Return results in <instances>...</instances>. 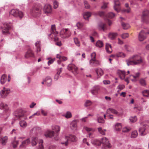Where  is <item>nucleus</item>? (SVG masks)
<instances>
[{
	"label": "nucleus",
	"instance_id": "1",
	"mask_svg": "<svg viewBox=\"0 0 149 149\" xmlns=\"http://www.w3.org/2000/svg\"><path fill=\"white\" fill-rule=\"evenodd\" d=\"M42 9V7L40 5H36L31 9L30 12L35 15H39L41 13Z\"/></svg>",
	"mask_w": 149,
	"mask_h": 149
},
{
	"label": "nucleus",
	"instance_id": "2",
	"mask_svg": "<svg viewBox=\"0 0 149 149\" xmlns=\"http://www.w3.org/2000/svg\"><path fill=\"white\" fill-rule=\"evenodd\" d=\"M60 36L63 38H66L70 37L71 32L68 29H63L60 31Z\"/></svg>",
	"mask_w": 149,
	"mask_h": 149
},
{
	"label": "nucleus",
	"instance_id": "3",
	"mask_svg": "<svg viewBox=\"0 0 149 149\" xmlns=\"http://www.w3.org/2000/svg\"><path fill=\"white\" fill-rule=\"evenodd\" d=\"M15 116L16 119H26V118L24 112L21 109L17 110L15 112Z\"/></svg>",
	"mask_w": 149,
	"mask_h": 149
},
{
	"label": "nucleus",
	"instance_id": "4",
	"mask_svg": "<svg viewBox=\"0 0 149 149\" xmlns=\"http://www.w3.org/2000/svg\"><path fill=\"white\" fill-rule=\"evenodd\" d=\"M10 14L15 17L21 18L23 16L22 12L17 9H12L10 12Z\"/></svg>",
	"mask_w": 149,
	"mask_h": 149
},
{
	"label": "nucleus",
	"instance_id": "5",
	"mask_svg": "<svg viewBox=\"0 0 149 149\" xmlns=\"http://www.w3.org/2000/svg\"><path fill=\"white\" fill-rule=\"evenodd\" d=\"M130 59L134 61L135 64L136 65L141 63L143 62V60L141 56L138 54H135L130 57Z\"/></svg>",
	"mask_w": 149,
	"mask_h": 149
},
{
	"label": "nucleus",
	"instance_id": "6",
	"mask_svg": "<svg viewBox=\"0 0 149 149\" xmlns=\"http://www.w3.org/2000/svg\"><path fill=\"white\" fill-rule=\"evenodd\" d=\"M65 139H66V141L65 142H62V144H64L65 146L68 145V141H77V138L75 136L73 135H70L68 136H66Z\"/></svg>",
	"mask_w": 149,
	"mask_h": 149
},
{
	"label": "nucleus",
	"instance_id": "7",
	"mask_svg": "<svg viewBox=\"0 0 149 149\" xmlns=\"http://www.w3.org/2000/svg\"><path fill=\"white\" fill-rule=\"evenodd\" d=\"M51 35L53 34L54 35V40L55 41H57L59 40V38L57 37L56 35L58 33V32L56 31V29L55 25H52L51 26Z\"/></svg>",
	"mask_w": 149,
	"mask_h": 149
},
{
	"label": "nucleus",
	"instance_id": "8",
	"mask_svg": "<svg viewBox=\"0 0 149 149\" xmlns=\"http://www.w3.org/2000/svg\"><path fill=\"white\" fill-rule=\"evenodd\" d=\"M68 69L76 75L78 73L77 68L73 64H69L68 67Z\"/></svg>",
	"mask_w": 149,
	"mask_h": 149
},
{
	"label": "nucleus",
	"instance_id": "9",
	"mask_svg": "<svg viewBox=\"0 0 149 149\" xmlns=\"http://www.w3.org/2000/svg\"><path fill=\"white\" fill-rule=\"evenodd\" d=\"M2 29L3 33V34H6L9 33V31L10 29V26L8 23H5L3 24Z\"/></svg>",
	"mask_w": 149,
	"mask_h": 149
},
{
	"label": "nucleus",
	"instance_id": "10",
	"mask_svg": "<svg viewBox=\"0 0 149 149\" xmlns=\"http://www.w3.org/2000/svg\"><path fill=\"white\" fill-rule=\"evenodd\" d=\"M149 34V32H146L142 30L139 33V39L140 41H142L145 40L146 38L147 34Z\"/></svg>",
	"mask_w": 149,
	"mask_h": 149
},
{
	"label": "nucleus",
	"instance_id": "11",
	"mask_svg": "<svg viewBox=\"0 0 149 149\" xmlns=\"http://www.w3.org/2000/svg\"><path fill=\"white\" fill-rule=\"evenodd\" d=\"M101 143H102L103 147L104 148H110L111 147L110 144L109 142L108 139L105 137H104L102 139Z\"/></svg>",
	"mask_w": 149,
	"mask_h": 149
},
{
	"label": "nucleus",
	"instance_id": "12",
	"mask_svg": "<svg viewBox=\"0 0 149 149\" xmlns=\"http://www.w3.org/2000/svg\"><path fill=\"white\" fill-rule=\"evenodd\" d=\"M10 92L9 89L3 88V89L1 91L0 94L1 97H7Z\"/></svg>",
	"mask_w": 149,
	"mask_h": 149
},
{
	"label": "nucleus",
	"instance_id": "13",
	"mask_svg": "<svg viewBox=\"0 0 149 149\" xmlns=\"http://www.w3.org/2000/svg\"><path fill=\"white\" fill-rule=\"evenodd\" d=\"M148 13L149 12L147 10H144L143 12L142 16V20L143 22L146 23L148 22Z\"/></svg>",
	"mask_w": 149,
	"mask_h": 149
},
{
	"label": "nucleus",
	"instance_id": "14",
	"mask_svg": "<svg viewBox=\"0 0 149 149\" xmlns=\"http://www.w3.org/2000/svg\"><path fill=\"white\" fill-rule=\"evenodd\" d=\"M107 114H110L111 113L118 116H121L122 115L121 113H119L116 110L111 108H109L107 110Z\"/></svg>",
	"mask_w": 149,
	"mask_h": 149
},
{
	"label": "nucleus",
	"instance_id": "15",
	"mask_svg": "<svg viewBox=\"0 0 149 149\" xmlns=\"http://www.w3.org/2000/svg\"><path fill=\"white\" fill-rule=\"evenodd\" d=\"M30 139L29 138H28L22 141L21 144L19 146V147L21 148H25L30 143Z\"/></svg>",
	"mask_w": 149,
	"mask_h": 149
},
{
	"label": "nucleus",
	"instance_id": "16",
	"mask_svg": "<svg viewBox=\"0 0 149 149\" xmlns=\"http://www.w3.org/2000/svg\"><path fill=\"white\" fill-rule=\"evenodd\" d=\"M52 11V8L50 5H46L45 6L44 8V11L45 14H49L51 13Z\"/></svg>",
	"mask_w": 149,
	"mask_h": 149
},
{
	"label": "nucleus",
	"instance_id": "17",
	"mask_svg": "<svg viewBox=\"0 0 149 149\" xmlns=\"http://www.w3.org/2000/svg\"><path fill=\"white\" fill-rule=\"evenodd\" d=\"M34 56L33 52L31 49H29L26 53L24 56L26 58H28L29 57H33Z\"/></svg>",
	"mask_w": 149,
	"mask_h": 149
},
{
	"label": "nucleus",
	"instance_id": "18",
	"mask_svg": "<svg viewBox=\"0 0 149 149\" xmlns=\"http://www.w3.org/2000/svg\"><path fill=\"white\" fill-rule=\"evenodd\" d=\"M98 28L99 30L104 31L107 29V25L105 23L100 22L98 25Z\"/></svg>",
	"mask_w": 149,
	"mask_h": 149
},
{
	"label": "nucleus",
	"instance_id": "19",
	"mask_svg": "<svg viewBox=\"0 0 149 149\" xmlns=\"http://www.w3.org/2000/svg\"><path fill=\"white\" fill-rule=\"evenodd\" d=\"M114 10L117 12H118L120 10V4L118 0L114 1Z\"/></svg>",
	"mask_w": 149,
	"mask_h": 149
},
{
	"label": "nucleus",
	"instance_id": "20",
	"mask_svg": "<svg viewBox=\"0 0 149 149\" xmlns=\"http://www.w3.org/2000/svg\"><path fill=\"white\" fill-rule=\"evenodd\" d=\"M97 74V79L100 78L104 74L103 70L100 68H98L95 70Z\"/></svg>",
	"mask_w": 149,
	"mask_h": 149
},
{
	"label": "nucleus",
	"instance_id": "21",
	"mask_svg": "<svg viewBox=\"0 0 149 149\" xmlns=\"http://www.w3.org/2000/svg\"><path fill=\"white\" fill-rule=\"evenodd\" d=\"M56 57L59 58L58 60L57 61V62L59 64H60L61 61H65L67 59L66 57L62 56L59 54H57L56 55Z\"/></svg>",
	"mask_w": 149,
	"mask_h": 149
},
{
	"label": "nucleus",
	"instance_id": "22",
	"mask_svg": "<svg viewBox=\"0 0 149 149\" xmlns=\"http://www.w3.org/2000/svg\"><path fill=\"white\" fill-rule=\"evenodd\" d=\"M100 90L99 86H97L93 87L91 90V93L94 95H97L98 94V91Z\"/></svg>",
	"mask_w": 149,
	"mask_h": 149
},
{
	"label": "nucleus",
	"instance_id": "23",
	"mask_svg": "<svg viewBox=\"0 0 149 149\" xmlns=\"http://www.w3.org/2000/svg\"><path fill=\"white\" fill-rule=\"evenodd\" d=\"M90 64L92 65L96 66L100 65L99 62L96 59H91L90 61Z\"/></svg>",
	"mask_w": 149,
	"mask_h": 149
},
{
	"label": "nucleus",
	"instance_id": "24",
	"mask_svg": "<svg viewBox=\"0 0 149 149\" xmlns=\"http://www.w3.org/2000/svg\"><path fill=\"white\" fill-rule=\"evenodd\" d=\"M77 122L76 120L72 121L70 124V127L73 130H75L77 127Z\"/></svg>",
	"mask_w": 149,
	"mask_h": 149
},
{
	"label": "nucleus",
	"instance_id": "25",
	"mask_svg": "<svg viewBox=\"0 0 149 149\" xmlns=\"http://www.w3.org/2000/svg\"><path fill=\"white\" fill-rule=\"evenodd\" d=\"M54 131H47L45 133V136L46 137H52L54 134Z\"/></svg>",
	"mask_w": 149,
	"mask_h": 149
},
{
	"label": "nucleus",
	"instance_id": "26",
	"mask_svg": "<svg viewBox=\"0 0 149 149\" xmlns=\"http://www.w3.org/2000/svg\"><path fill=\"white\" fill-rule=\"evenodd\" d=\"M0 108L5 110L6 112L8 110L7 105L3 102L1 103L0 104Z\"/></svg>",
	"mask_w": 149,
	"mask_h": 149
},
{
	"label": "nucleus",
	"instance_id": "27",
	"mask_svg": "<svg viewBox=\"0 0 149 149\" xmlns=\"http://www.w3.org/2000/svg\"><path fill=\"white\" fill-rule=\"evenodd\" d=\"M105 48L106 51L108 53L110 54L112 52V50L111 46L108 43L106 44Z\"/></svg>",
	"mask_w": 149,
	"mask_h": 149
},
{
	"label": "nucleus",
	"instance_id": "28",
	"mask_svg": "<svg viewBox=\"0 0 149 149\" xmlns=\"http://www.w3.org/2000/svg\"><path fill=\"white\" fill-rule=\"evenodd\" d=\"M52 79L50 77H47L45 79V83L48 86H50L51 84Z\"/></svg>",
	"mask_w": 149,
	"mask_h": 149
},
{
	"label": "nucleus",
	"instance_id": "29",
	"mask_svg": "<svg viewBox=\"0 0 149 149\" xmlns=\"http://www.w3.org/2000/svg\"><path fill=\"white\" fill-rule=\"evenodd\" d=\"M7 140V137L5 136L0 139V142L3 145H5L6 144Z\"/></svg>",
	"mask_w": 149,
	"mask_h": 149
},
{
	"label": "nucleus",
	"instance_id": "30",
	"mask_svg": "<svg viewBox=\"0 0 149 149\" xmlns=\"http://www.w3.org/2000/svg\"><path fill=\"white\" fill-rule=\"evenodd\" d=\"M7 80V77L5 74H3L1 77L0 79V82L1 84H4Z\"/></svg>",
	"mask_w": 149,
	"mask_h": 149
},
{
	"label": "nucleus",
	"instance_id": "31",
	"mask_svg": "<svg viewBox=\"0 0 149 149\" xmlns=\"http://www.w3.org/2000/svg\"><path fill=\"white\" fill-rule=\"evenodd\" d=\"M126 61L128 66L136 65V64H135V62L133 60L130 59H130L127 60Z\"/></svg>",
	"mask_w": 149,
	"mask_h": 149
},
{
	"label": "nucleus",
	"instance_id": "32",
	"mask_svg": "<svg viewBox=\"0 0 149 149\" xmlns=\"http://www.w3.org/2000/svg\"><path fill=\"white\" fill-rule=\"evenodd\" d=\"M122 128V126L121 123H117L115 125V129L116 131H120Z\"/></svg>",
	"mask_w": 149,
	"mask_h": 149
},
{
	"label": "nucleus",
	"instance_id": "33",
	"mask_svg": "<svg viewBox=\"0 0 149 149\" xmlns=\"http://www.w3.org/2000/svg\"><path fill=\"white\" fill-rule=\"evenodd\" d=\"M52 129L56 133H58L60 130V127L58 125H54L52 126Z\"/></svg>",
	"mask_w": 149,
	"mask_h": 149
},
{
	"label": "nucleus",
	"instance_id": "34",
	"mask_svg": "<svg viewBox=\"0 0 149 149\" xmlns=\"http://www.w3.org/2000/svg\"><path fill=\"white\" fill-rule=\"evenodd\" d=\"M38 141V139L36 137H33L31 139V143L32 146H35L37 143Z\"/></svg>",
	"mask_w": 149,
	"mask_h": 149
},
{
	"label": "nucleus",
	"instance_id": "35",
	"mask_svg": "<svg viewBox=\"0 0 149 149\" xmlns=\"http://www.w3.org/2000/svg\"><path fill=\"white\" fill-rule=\"evenodd\" d=\"M16 137H14V140L12 142V144L14 148H16L18 144V141L15 140Z\"/></svg>",
	"mask_w": 149,
	"mask_h": 149
},
{
	"label": "nucleus",
	"instance_id": "36",
	"mask_svg": "<svg viewBox=\"0 0 149 149\" xmlns=\"http://www.w3.org/2000/svg\"><path fill=\"white\" fill-rule=\"evenodd\" d=\"M120 78L122 79H124L125 76V72L124 71H120L119 72Z\"/></svg>",
	"mask_w": 149,
	"mask_h": 149
},
{
	"label": "nucleus",
	"instance_id": "37",
	"mask_svg": "<svg viewBox=\"0 0 149 149\" xmlns=\"http://www.w3.org/2000/svg\"><path fill=\"white\" fill-rule=\"evenodd\" d=\"M145 130L146 128L144 126L140 128L139 129V131L141 135L143 136L146 134V133L145 132Z\"/></svg>",
	"mask_w": 149,
	"mask_h": 149
},
{
	"label": "nucleus",
	"instance_id": "38",
	"mask_svg": "<svg viewBox=\"0 0 149 149\" xmlns=\"http://www.w3.org/2000/svg\"><path fill=\"white\" fill-rule=\"evenodd\" d=\"M40 41H37L35 43V46L37 47V53L40 52L41 50V49L40 48Z\"/></svg>",
	"mask_w": 149,
	"mask_h": 149
},
{
	"label": "nucleus",
	"instance_id": "39",
	"mask_svg": "<svg viewBox=\"0 0 149 149\" xmlns=\"http://www.w3.org/2000/svg\"><path fill=\"white\" fill-rule=\"evenodd\" d=\"M92 143L95 145L100 146L101 144V142L97 139H94L92 141Z\"/></svg>",
	"mask_w": 149,
	"mask_h": 149
},
{
	"label": "nucleus",
	"instance_id": "40",
	"mask_svg": "<svg viewBox=\"0 0 149 149\" xmlns=\"http://www.w3.org/2000/svg\"><path fill=\"white\" fill-rule=\"evenodd\" d=\"M91 15V13L89 12H86L84 13L83 17L84 18L86 19H87Z\"/></svg>",
	"mask_w": 149,
	"mask_h": 149
},
{
	"label": "nucleus",
	"instance_id": "41",
	"mask_svg": "<svg viewBox=\"0 0 149 149\" xmlns=\"http://www.w3.org/2000/svg\"><path fill=\"white\" fill-rule=\"evenodd\" d=\"M115 55L118 57L124 58L126 56L125 54L121 52L116 53Z\"/></svg>",
	"mask_w": 149,
	"mask_h": 149
},
{
	"label": "nucleus",
	"instance_id": "42",
	"mask_svg": "<svg viewBox=\"0 0 149 149\" xmlns=\"http://www.w3.org/2000/svg\"><path fill=\"white\" fill-rule=\"evenodd\" d=\"M117 35L116 33H110L109 35V37L111 39H114Z\"/></svg>",
	"mask_w": 149,
	"mask_h": 149
},
{
	"label": "nucleus",
	"instance_id": "43",
	"mask_svg": "<svg viewBox=\"0 0 149 149\" xmlns=\"http://www.w3.org/2000/svg\"><path fill=\"white\" fill-rule=\"evenodd\" d=\"M20 126L22 127H26L27 125V123L24 120H22L19 123Z\"/></svg>",
	"mask_w": 149,
	"mask_h": 149
},
{
	"label": "nucleus",
	"instance_id": "44",
	"mask_svg": "<svg viewBox=\"0 0 149 149\" xmlns=\"http://www.w3.org/2000/svg\"><path fill=\"white\" fill-rule=\"evenodd\" d=\"M139 75L140 73L138 72L136 74L135 76L131 75V77L132 76L134 78V79H131L132 81L135 82L137 81L136 78H138L139 77Z\"/></svg>",
	"mask_w": 149,
	"mask_h": 149
},
{
	"label": "nucleus",
	"instance_id": "45",
	"mask_svg": "<svg viewBox=\"0 0 149 149\" xmlns=\"http://www.w3.org/2000/svg\"><path fill=\"white\" fill-rule=\"evenodd\" d=\"M121 24L123 29H127L130 27V25L128 24L122 22Z\"/></svg>",
	"mask_w": 149,
	"mask_h": 149
},
{
	"label": "nucleus",
	"instance_id": "46",
	"mask_svg": "<svg viewBox=\"0 0 149 149\" xmlns=\"http://www.w3.org/2000/svg\"><path fill=\"white\" fill-rule=\"evenodd\" d=\"M43 142V141L42 139L39 140V147L38 149H44V147L42 143Z\"/></svg>",
	"mask_w": 149,
	"mask_h": 149
},
{
	"label": "nucleus",
	"instance_id": "47",
	"mask_svg": "<svg viewBox=\"0 0 149 149\" xmlns=\"http://www.w3.org/2000/svg\"><path fill=\"white\" fill-rule=\"evenodd\" d=\"M63 116L67 118H70L72 117L71 113L70 111H67L66 112L65 114L63 115Z\"/></svg>",
	"mask_w": 149,
	"mask_h": 149
},
{
	"label": "nucleus",
	"instance_id": "48",
	"mask_svg": "<svg viewBox=\"0 0 149 149\" xmlns=\"http://www.w3.org/2000/svg\"><path fill=\"white\" fill-rule=\"evenodd\" d=\"M98 131L99 133L102 135H105V132L106 131V130H103L101 127H99L97 128Z\"/></svg>",
	"mask_w": 149,
	"mask_h": 149
},
{
	"label": "nucleus",
	"instance_id": "49",
	"mask_svg": "<svg viewBox=\"0 0 149 149\" xmlns=\"http://www.w3.org/2000/svg\"><path fill=\"white\" fill-rule=\"evenodd\" d=\"M138 135V133L136 131H134L132 132L131 137V138H135L137 137Z\"/></svg>",
	"mask_w": 149,
	"mask_h": 149
},
{
	"label": "nucleus",
	"instance_id": "50",
	"mask_svg": "<svg viewBox=\"0 0 149 149\" xmlns=\"http://www.w3.org/2000/svg\"><path fill=\"white\" fill-rule=\"evenodd\" d=\"M103 42L100 40L97 41L96 43V46L99 47H101L103 46Z\"/></svg>",
	"mask_w": 149,
	"mask_h": 149
},
{
	"label": "nucleus",
	"instance_id": "51",
	"mask_svg": "<svg viewBox=\"0 0 149 149\" xmlns=\"http://www.w3.org/2000/svg\"><path fill=\"white\" fill-rule=\"evenodd\" d=\"M115 16V15L114 13L112 12H110L109 13L107 14L106 17L110 18H113Z\"/></svg>",
	"mask_w": 149,
	"mask_h": 149
},
{
	"label": "nucleus",
	"instance_id": "52",
	"mask_svg": "<svg viewBox=\"0 0 149 149\" xmlns=\"http://www.w3.org/2000/svg\"><path fill=\"white\" fill-rule=\"evenodd\" d=\"M142 93L143 96L148 97L149 96V91L144 90L142 92Z\"/></svg>",
	"mask_w": 149,
	"mask_h": 149
},
{
	"label": "nucleus",
	"instance_id": "53",
	"mask_svg": "<svg viewBox=\"0 0 149 149\" xmlns=\"http://www.w3.org/2000/svg\"><path fill=\"white\" fill-rule=\"evenodd\" d=\"M137 120V118L135 116L131 117L130 118V120L132 122H135Z\"/></svg>",
	"mask_w": 149,
	"mask_h": 149
},
{
	"label": "nucleus",
	"instance_id": "54",
	"mask_svg": "<svg viewBox=\"0 0 149 149\" xmlns=\"http://www.w3.org/2000/svg\"><path fill=\"white\" fill-rule=\"evenodd\" d=\"M128 4L127 3H126L125 4V6L126 7L127 9L126 10H123V11L124 12H126L127 13H129L130 11V8L128 7Z\"/></svg>",
	"mask_w": 149,
	"mask_h": 149
},
{
	"label": "nucleus",
	"instance_id": "55",
	"mask_svg": "<svg viewBox=\"0 0 149 149\" xmlns=\"http://www.w3.org/2000/svg\"><path fill=\"white\" fill-rule=\"evenodd\" d=\"M97 121L99 123H103L104 121L103 118L101 117H99L97 118Z\"/></svg>",
	"mask_w": 149,
	"mask_h": 149
},
{
	"label": "nucleus",
	"instance_id": "56",
	"mask_svg": "<svg viewBox=\"0 0 149 149\" xmlns=\"http://www.w3.org/2000/svg\"><path fill=\"white\" fill-rule=\"evenodd\" d=\"M84 128L88 132H93L94 131V130L93 129L86 127H84Z\"/></svg>",
	"mask_w": 149,
	"mask_h": 149
},
{
	"label": "nucleus",
	"instance_id": "57",
	"mask_svg": "<svg viewBox=\"0 0 149 149\" xmlns=\"http://www.w3.org/2000/svg\"><path fill=\"white\" fill-rule=\"evenodd\" d=\"M131 130V129L129 128L125 127L122 129V132H127Z\"/></svg>",
	"mask_w": 149,
	"mask_h": 149
},
{
	"label": "nucleus",
	"instance_id": "58",
	"mask_svg": "<svg viewBox=\"0 0 149 149\" xmlns=\"http://www.w3.org/2000/svg\"><path fill=\"white\" fill-rule=\"evenodd\" d=\"M74 41L77 46L79 47L80 46V42L77 38H74Z\"/></svg>",
	"mask_w": 149,
	"mask_h": 149
},
{
	"label": "nucleus",
	"instance_id": "59",
	"mask_svg": "<svg viewBox=\"0 0 149 149\" xmlns=\"http://www.w3.org/2000/svg\"><path fill=\"white\" fill-rule=\"evenodd\" d=\"M125 48L128 52H131L132 51V49L129 46L125 45Z\"/></svg>",
	"mask_w": 149,
	"mask_h": 149
},
{
	"label": "nucleus",
	"instance_id": "60",
	"mask_svg": "<svg viewBox=\"0 0 149 149\" xmlns=\"http://www.w3.org/2000/svg\"><path fill=\"white\" fill-rule=\"evenodd\" d=\"M92 104L91 101L87 100L86 101L85 105L86 107H88L90 106Z\"/></svg>",
	"mask_w": 149,
	"mask_h": 149
},
{
	"label": "nucleus",
	"instance_id": "61",
	"mask_svg": "<svg viewBox=\"0 0 149 149\" xmlns=\"http://www.w3.org/2000/svg\"><path fill=\"white\" fill-rule=\"evenodd\" d=\"M139 82L140 84L143 86H145L146 85V81L145 80L143 79H141L140 80Z\"/></svg>",
	"mask_w": 149,
	"mask_h": 149
},
{
	"label": "nucleus",
	"instance_id": "62",
	"mask_svg": "<svg viewBox=\"0 0 149 149\" xmlns=\"http://www.w3.org/2000/svg\"><path fill=\"white\" fill-rule=\"evenodd\" d=\"M85 7L86 8L89 9L90 8V6L88 3L86 1H85L84 2Z\"/></svg>",
	"mask_w": 149,
	"mask_h": 149
},
{
	"label": "nucleus",
	"instance_id": "63",
	"mask_svg": "<svg viewBox=\"0 0 149 149\" xmlns=\"http://www.w3.org/2000/svg\"><path fill=\"white\" fill-rule=\"evenodd\" d=\"M40 115V113L38 112H36L33 114L32 116H30L29 117V118L31 119V118H33L35 116H39Z\"/></svg>",
	"mask_w": 149,
	"mask_h": 149
},
{
	"label": "nucleus",
	"instance_id": "64",
	"mask_svg": "<svg viewBox=\"0 0 149 149\" xmlns=\"http://www.w3.org/2000/svg\"><path fill=\"white\" fill-rule=\"evenodd\" d=\"M77 26L78 29L81 28L83 26V24L82 23L80 22H78L76 24Z\"/></svg>",
	"mask_w": 149,
	"mask_h": 149
}]
</instances>
